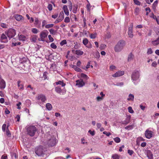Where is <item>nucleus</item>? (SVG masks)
<instances>
[{
    "instance_id": "b1692460",
    "label": "nucleus",
    "mask_w": 159,
    "mask_h": 159,
    "mask_svg": "<svg viewBox=\"0 0 159 159\" xmlns=\"http://www.w3.org/2000/svg\"><path fill=\"white\" fill-rule=\"evenodd\" d=\"M134 95L131 94H129L127 98V100L129 101H132L134 100Z\"/></svg>"
},
{
    "instance_id": "7c9ffc66",
    "label": "nucleus",
    "mask_w": 159,
    "mask_h": 159,
    "mask_svg": "<svg viewBox=\"0 0 159 159\" xmlns=\"http://www.w3.org/2000/svg\"><path fill=\"white\" fill-rule=\"evenodd\" d=\"M87 2H88V3L86 7H87L88 11L90 12V11L91 7V6L90 5V4L89 1L88 0H87Z\"/></svg>"
},
{
    "instance_id": "393cba45",
    "label": "nucleus",
    "mask_w": 159,
    "mask_h": 159,
    "mask_svg": "<svg viewBox=\"0 0 159 159\" xmlns=\"http://www.w3.org/2000/svg\"><path fill=\"white\" fill-rule=\"evenodd\" d=\"M46 107L48 111H50L52 108V106L50 103H47L46 104Z\"/></svg>"
},
{
    "instance_id": "412c9836",
    "label": "nucleus",
    "mask_w": 159,
    "mask_h": 159,
    "mask_svg": "<svg viewBox=\"0 0 159 159\" xmlns=\"http://www.w3.org/2000/svg\"><path fill=\"white\" fill-rule=\"evenodd\" d=\"M17 85L19 87V89L20 90H23L24 89L23 85L21 84V81L20 80H18L17 81Z\"/></svg>"
},
{
    "instance_id": "79ce46f5",
    "label": "nucleus",
    "mask_w": 159,
    "mask_h": 159,
    "mask_svg": "<svg viewBox=\"0 0 159 159\" xmlns=\"http://www.w3.org/2000/svg\"><path fill=\"white\" fill-rule=\"evenodd\" d=\"M112 159H119V156L116 154H115L112 156Z\"/></svg>"
},
{
    "instance_id": "aec40b11",
    "label": "nucleus",
    "mask_w": 159,
    "mask_h": 159,
    "mask_svg": "<svg viewBox=\"0 0 159 159\" xmlns=\"http://www.w3.org/2000/svg\"><path fill=\"white\" fill-rule=\"evenodd\" d=\"M14 17L15 19L18 21H20L23 19V17L22 16L18 14L15 15Z\"/></svg>"
},
{
    "instance_id": "052dcab7",
    "label": "nucleus",
    "mask_w": 159,
    "mask_h": 159,
    "mask_svg": "<svg viewBox=\"0 0 159 159\" xmlns=\"http://www.w3.org/2000/svg\"><path fill=\"white\" fill-rule=\"evenodd\" d=\"M34 24L37 25L39 23V20L38 18H36L34 20Z\"/></svg>"
},
{
    "instance_id": "864d4df0",
    "label": "nucleus",
    "mask_w": 159,
    "mask_h": 159,
    "mask_svg": "<svg viewBox=\"0 0 159 159\" xmlns=\"http://www.w3.org/2000/svg\"><path fill=\"white\" fill-rule=\"evenodd\" d=\"M152 53V51L151 48H149L148 49L147 53L149 54H151Z\"/></svg>"
},
{
    "instance_id": "473e14b6",
    "label": "nucleus",
    "mask_w": 159,
    "mask_h": 159,
    "mask_svg": "<svg viewBox=\"0 0 159 159\" xmlns=\"http://www.w3.org/2000/svg\"><path fill=\"white\" fill-rule=\"evenodd\" d=\"M128 112L131 114L134 113V111L133 109H132V107H128Z\"/></svg>"
},
{
    "instance_id": "680f3d73",
    "label": "nucleus",
    "mask_w": 159,
    "mask_h": 159,
    "mask_svg": "<svg viewBox=\"0 0 159 159\" xmlns=\"http://www.w3.org/2000/svg\"><path fill=\"white\" fill-rule=\"evenodd\" d=\"M81 143L83 144H86L87 143V142H85V140L84 138H83L81 139Z\"/></svg>"
},
{
    "instance_id": "6e6d98bb",
    "label": "nucleus",
    "mask_w": 159,
    "mask_h": 159,
    "mask_svg": "<svg viewBox=\"0 0 159 159\" xmlns=\"http://www.w3.org/2000/svg\"><path fill=\"white\" fill-rule=\"evenodd\" d=\"M47 23V21L46 20H44L42 22V27H43L44 26L45 27V25Z\"/></svg>"
},
{
    "instance_id": "f257e3e1",
    "label": "nucleus",
    "mask_w": 159,
    "mask_h": 159,
    "mask_svg": "<svg viewBox=\"0 0 159 159\" xmlns=\"http://www.w3.org/2000/svg\"><path fill=\"white\" fill-rule=\"evenodd\" d=\"M125 42L123 40L119 41L114 48V50L116 52H121L124 49L125 45Z\"/></svg>"
},
{
    "instance_id": "4d7b16f0",
    "label": "nucleus",
    "mask_w": 159,
    "mask_h": 159,
    "mask_svg": "<svg viewBox=\"0 0 159 159\" xmlns=\"http://www.w3.org/2000/svg\"><path fill=\"white\" fill-rule=\"evenodd\" d=\"M78 7L77 6H74V7L73 10V12L74 13H75L76 12L77 10V9Z\"/></svg>"
},
{
    "instance_id": "5701e85b",
    "label": "nucleus",
    "mask_w": 159,
    "mask_h": 159,
    "mask_svg": "<svg viewBox=\"0 0 159 159\" xmlns=\"http://www.w3.org/2000/svg\"><path fill=\"white\" fill-rule=\"evenodd\" d=\"M152 43L154 46L158 44H159V37L156 40L152 41Z\"/></svg>"
},
{
    "instance_id": "774afa93",
    "label": "nucleus",
    "mask_w": 159,
    "mask_h": 159,
    "mask_svg": "<svg viewBox=\"0 0 159 159\" xmlns=\"http://www.w3.org/2000/svg\"><path fill=\"white\" fill-rule=\"evenodd\" d=\"M58 16V14H55L53 15H52V17L54 19L56 18L57 16Z\"/></svg>"
},
{
    "instance_id": "a18cd8bd",
    "label": "nucleus",
    "mask_w": 159,
    "mask_h": 159,
    "mask_svg": "<svg viewBox=\"0 0 159 159\" xmlns=\"http://www.w3.org/2000/svg\"><path fill=\"white\" fill-rule=\"evenodd\" d=\"M109 68H110V70H111L112 71V70H114L116 69V67L115 66H114L113 65H111L110 66Z\"/></svg>"
},
{
    "instance_id": "20e7f679",
    "label": "nucleus",
    "mask_w": 159,
    "mask_h": 159,
    "mask_svg": "<svg viewBox=\"0 0 159 159\" xmlns=\"http://www.w3.org/2000/svg\"><path fill=\"white\" fill-rule=\"evenodd\" d=\"M45 149L42 146L36 147L35 149V153L39 156H43L45 154Z\"/></svg>"
},
{
    "instance_id": "a19ab883",
    "label": "nucleus",
    "mask_w": 159,
    "mask_h": 159,
    "mask_svg": "<svg viewBox=\"0 0 159 159\" xmlns=\"http://www.w3.org/2000/svg\"><path fill=\"white\" fill-rule=\"evenodd\" d=\"M54 26V25L53 24H48L45 25V28L46 29H49V28H51L52 27Z\"/></svg>"
},
{
    "instance_id": "a878e982",
    "label": "nucleus",
    "mask_w": 159,
    "mask_h": 159,
    "mask_svg": "<svg viewBox=\"0 0 159 159\" xmlns=\"http://www.w3.org/2000/svg\"><path fill=\"white\" fill-rule=\"evenodd\" d=\"M80 77L85 80H88L89 79L88 76L84 73H81L80 75Z\"/></svg>"
},
{
    "instance_id": "5fc2aeb1",
    "label": "nucleus",
    "mask_w": 159,
    "mask_h": 159,
    "mask_svg": "<svg viewBox=\"0 0 159 159\" xmlns=\"http://www.w3.org/2000/svg\"><path fill=\"white\" fill-rule=\"evenodd\" d=\"M48 8L49 11H51L52 10V5L51 4H49L48 6Z\"/></svg>"
},
{
    "instance_id": "8fccbe9b",
    "label": "nucleus",
    "mask_w": 159,
    "mask_h": 159,
    "mask_svg": "<svg viewBox=\"0 0 159 159\" xmlns=\"http://www.w3.org/2000/svg\"><path fill=\"white\" fill-rule=\"evenodd\" d=\"M103 134H105L107 136H109L111 134V133L109 132H107L106 131H104L103 132Z\"/></svg>"
},
{
    "instance_id": "6ab92c4d",
    "label": "nucleus",
    "mask_w": 159,
    "mask_h": 159,
    "mask_svg": "<svg viewBox=\"0 0 159 159\" xmlns=\"http://www.w3.org/2000/svg\"><path fill=\"white\" fill-rule=\"evenodd\" d=\"M64 11L66 16H68L69 15V12L67 7L66 5H64L63 7Z\"/></svg>"
},
{
    "instance_id": "9d476101",
    "label": "nucleus",
    "mask_w": 159,
    "mask_h": 159,
    "mask_svg": "<svg viewBox=\"0 0 159 159\" xmlns=\"http://www.w3.org/2000/svg\"><path fill=\"white\" fill-rule=\"evenodd\" d=\"M76 82V85L77 86L79 87H81L83 86L85 84L83 80L81 79L77 80Z\"/></svg>"
},
{
    "instance_id": "69168bd1",
    "label": "nucleus",
    "mask_w": 159,
    "mask_h": 159,
    "mask_svg": "<svg viewBox=\"0 0 159 159\" xmlns=\"http://www.w3.org/2000/svg\"><path fill=\"white\" fill-rule=\"evenodd\" d=\"M74 70L76 71L77 72H80L81 70V69H80V68L78 67L77 66H76L75 67V68H74Z\"/></svg>"
},
{
    "instance_id": "ea45409f",
    "label": "nucleus",
    "mask_w": 159,
    "mask_h": 159,
    "mask_svg": "<svg viewBox=\"0 0 159 159\" xmlns=\"http://www.w3.org/2000/svg\"><path fill=\"white\" fill-rule=\"evenodd\" d=\"M88 133L92 136H94L95 134V131L94 130L92 131L91 130H89Z\"/></svg>"
},
{
    "instance_id": "2eb2a0df",
    "label": "nucleus",
    "mask_w": 159,
    "mask_h": 159,
    "mask_svg": "<svg viewBox=\"0 0 159 159\" xmlns=\"http://www.w3.org/2000/svg\"><path fill=\"white\" fill-rule=\"evenodd\" d=\"M100 94L101 95V96H98L96 98V100L98 102H99L102 100L105 96V94L103 93L102 92H101Z\"/></svg>"
},
{
    "instance_id": "e2e57ef3",
    "label": "nucleus",
    "mask_w": 159,
    "mask_h": 159,
    "mask_svg": "<svg viewBox=\"0 0 159 159\" xmlns=\"http://www.w3.org/2000/svg\"><path fill=\"white\" fill-rule=\"evenodd\" d=\"M6 125L5 124L3 125L2 127V130L3 131L5 132L6 130Z\"/></svg>"
},
{
    "instance_id": "2f4dec72",
    "label": "nucleus",
    "mask_w": 159,
    "mask_h": 159,
    "mask_svg": "<svg viewBox=\"0 0 159 159\" xmlns=\"http://www.w3.org/2000/svg\"><path fill=\"white\" fill-rule=\"evenodd\" d=\"M89 41L86 38H85L83 40V44L86 46L88 43Z\"/></svg>"
},
{
    "instance_id": "c85d7f7f",
    "label": "nucleus",
    "mask_w": 159,
    "mask_h": 159,
    "mask_svg": "<svg viewBox=\"0 0 159 159\" xmlns=\"http://www.w3.org/2000/svg\"><path fill=\"white\" fill-rule=\"evenodd\" d=\"M131 118V116H128L126 117V121L125 122V123H124V124H127L129 123L130 122V119Z\"/></svg>"
},
{
    "instance_id": "c756f323",
    "label": "nucleus",
    "mask_w": 159,
    "mask_h": 159,
    "mask_svg": "<svg viewBox=\"0 0 159 159\" xmlns=\"http://www.w3.org/2000/svg\"><path fill=\"white\" fill-rule=\"evenodd\" d=\"M134 58V55L131 53H130L128 56V61H131Z\"/></svg>"
},
{
    "instance_id": "49530a36",
    "label": "nucleus",
    "mask_w": 159,
    "mask_h": 159,
    "mask_svg": "<svg viewBox=\"0 0 159 159\" xmlns=\"http://www.w3.org/2000/svg\"><path fill=\"white\" fill-rule=\"evenodd\" d=\"M67 43L66 41V40H62L60 43V45L63 46L65 44H66Z\"/></svg>"
},
{
    "instance_id": "f3484780",
    "label": "nucleus",
    "mask_w": 159,
    "mask_h": 159,
    "mask_svg": "<svg viewBox=\"0 0 159 159\" xmlns=\"http://www.w3.org/2000/svg\"><path fill=\"white\" fill-rule=\"evenodd\" d=\"M1 41L2 43H6L7 42V38L5 34H2L1 37Z\"/></svg>"
},
{
    "instance_id": "f8f14e48",
    "label": "nucleus",
    "mask_w": 159,
    "mask_h": 159,
    "mask_svg": "<svg viewBox=\"0 0 159 159\" xmlns=\"http://www.w3.org/2000/svg\"><path fill=\"white\" fill-rule=\"evenodd\" d=\"M124 74V72L123 71H119L116 72L115 73L112 75V76L114 77H117L122 76Z\"/></svg>"
},
{
    "instance_id": "f03ea898",
    "label": "nucleus",
    "mask_w": 159,
    "mask_h": 159,
    "mask_svg": "<svg viewBox=\"0 0 159 159\" xmlns=\"http://www.w3.org/2000/svg\"><path fill=\"white\" fill-rule=\"evenodd\" d=\"M28 134L31 136L34 135L37 129L36 127L34 125H30L26 127Z\"/></svg>"
},
{
    "instance_id": "ddd939ff",
    "label": "nucleus",
    "mask_w": 159,
    "mask_h": 159,
    "mask_svg": "<svg viewBox=\"0 0 159 159\" xmlns=\"http://www.w3.org/2000/svg\"><path fill=\"white\" fill-rule=\"evenodd\" d=\"M55 90L57 93L63 95L65 94L66 92L65 90L62 91L61 88L59 86H57L55 88Z\"/></svg>"
},
{
    "instance_id": "9b49d317",
    "label": "nucleus",
    "mask_w": 159,
    "mask_h": 159,
    "mask_svg": "<svg viewBox=\"0 0 159 159\" xmlns=\"http://www.w3.org/2000/svg\"><path fill=\"white\" fill-rule=\"evenodd\" d=\"M133 25L131 24L128 28V34L129 37L131 38H132L133 37Z\"/></svg>"
},
{
    "instance_id": "72a5a7b5",
    "label": "nucleus",
    "mask_w": 159,
    "mask_h": 159,
    "mask_svg": "<svg viewBox=\"0 0 159 159\" xmlns=\"http://www.w3.org/2000/svg\"><path fill=\"white\" fill-rule=\"evenodd\" d=\"M37 39V37L35 36H34L33 37H32L30 40L31 42H35L36 41Z\"/></svg>"
},
{
    "instance_id": "13d9d810",
    "label": "nucleus",
    "mask_w": 159,
    "mask_h": 159,
    "mask_svg": "<svg viewBox=\"0 0 159 159\" xmlns=\"http://www.w3.org/2000/svg\"><path fill=\"white\" fill-rule=\"evenodd\" d=\"M124 85V83L123 82H119L117 83L116 84H115L117 86H122Z\"/></svg>"
},
{
    "instance_id": "6e6552de",
    "label": "nucleus",
    "mask_w": 159,
    "mask_h": 159,
    "mask_svg": "<svg viewBox=\"0 0 159 159\" xmlns=\"http://www.w3.org/2000/svg\"><path fill=\"white\" fill-rule=\"evenodd\" d=\"M48 33V32L47 30H44L41 32L40 34V37L41 41H44L45 38L47 37Z\"/></svg>"
},
{
    "instance_id": "dca6fc26",
    "label": "nucleus",
    "mask_w": 159,
    "mask_h": 159,
    "mask_svg": "<svg viewBox=\"0 0 159 159\" xmlns=\"http://www.w3.org/2000/svg\"><path fill=\"white\" fill-rule=\"evenodd\" d=\"M72 52L73 53L79 56L82 55L84 53V52L80 50H72Z\"/></svg>"
},
{
    "instance_id": "c9c22d12",
    "label": "nucleus",
    "mask_w": 159,
    "mask_h": 159,
    "mask_svg": "<svg viewBox=\"0 0 159 159\" xmlns=\"http://www.w3.org/2000/svg\"><path fill=\"white\" fill-rule=\"evenodd\" d=\"M140 10L139 8H136L134 10V13L136 15H137L139 12Z\"/></svg>"
},
{
    "instance_id": "09e8293b",
    "label": "nucleus",
    "mask_w": 159,
    "mask_h": 159,
    "mask_svg": "<svg viewBox=\"0 0 159 159\" xmlns=\"http://www.w3.org/2000/svg\"><path fill=\"white\" fill-rule=\"evenodd\" d=\"M134 3L137 5H140L141 4L140 2L138 0H133Z\"/></svg>"
},
{
    "instance_id": "c03bdc74",
    "label": "nucleus",
    "mask_w": 159,
    "mask_h": 159,
    "mask_svg": "<svg viewBox=\"0 0 159 159\" xmlns=\"http://www.w3.org/2000/svg\"><path fill=\"white\" fill-rule=\"evenodd\" d=\"M64 21L66 23H69L70 21V18L69 17H66L64 19Z\"/></svg>"
},
{
    "instance_id": "f704fd0d",
    "label": "nucleus",
    "mask_w": 159,
    "mask_h": 159,
    "mask_svg": "<svg viewBox=\"0 0 159 159\" xmlns=\"http://www.w3.org/2000/svg\"><path fill=\"white\" fill-rule=\"evenodd\" d=\"M97 37V34L96 33L90 34V38L92 39H94Z\"/></svg>"
},
{
    "instance_id": "423d86ee",
    "label": "nucleus",
    "mask_w": 159,
    "mask_h": 159,
    "mask_svg": "<svg viewBox=\"0 0 159 159\" xmlns=\"http://www.w3.org/2000/svg\"><path fill=\"white\" fill-rule=\"evenodd\" d=\"M36 99L39 103L44 102L46 100L45 96L43 94L38 95L36 97Z\"/></svg>"
},
{
    "instance_id": "39448f33",
    "label": "nucleus",
    "mask_w": 159,
    "mask_h": 159,
    "mask_svg": "<svg viewBox=\"0 0 159 159\" xmlns=\"http://www.w3.org/2000/svg\"><path fill=\"white\" fill-rule=\"evenodd\" d=\"M140 76L139 72L138 71H134L131 75V79L134 84H136L137 83H136L135 81L138 80Z\"/></svg>"
},
{
    "instance_id": "de8ad7c7",
    "label": "nucleus",
    "mask_w": 159,
    "mask_h": 159,
    "mask_svg": "<svg viewBox=\"0 0 159 159\" xmlns=\"http://www.w3.org/2000/svg\"><path fill=\"white\" fill-rule=\"evenodd\" d=\"M48 38L50 42H52L54 41V39L52 37L51 35H48Z\"/></svg>"
},
{
    "instance_id": "e433bc0d",
    "label": "nucleus",
    "mask_w": 159,
    "mask_h": 159,
    "mask_svg": "<svg viewBox=\"0 0 159 159\" xmlns=\"http://www.w3.org/2000/svg\"><path fill=\"white\" fill-rule=\"evenodd\" d=\"M31 31L34 34H37L39 32L38 30L36 28H32L31 30Z\"/></svg>"
},
{
    "instance_id": "4c0bfd02",
    "label": "nucleus",
    "mask_w": 159,
    "mask_h": 159,
    "mask_svg": "<svg viewBox=\"0 0 159 159\" xmlns=\"http://www.w3.org/2000/svg\"><path fill=\"white\" fill-rule=\"evenodd\" d=\"M115 142L116 143H119L120 142V138L118 137H116L114 139Z\"/></svg>"
},
{
    "instance_id": "37998d69",
    "label": "nucleus",
    "mask_w": 159,
    "mask_h": 159,
    "mask_svg": "<svg viewBox=\"0 0 159 159\" xmlns=\"http://www.w3.org/2000/svg\"><path fill=\"white\" fill-rule=\"evenodd\" d=\"M90 62H88L85 67L84 68V69L85 70H87V69L90 67Z\"/></svg>"
},
{
    "instance_id": "1a4fd4ad",
    "label": "nucleus",
    "mask_w": 159,
    "mask_h": 159,
    "mask_svg": "<svg viewBox=\"0 0 159 159\" xmlns=\"http://www.w3.org/2000/svg\"><path fill=\"white\" fill-rule=\"evenodd\" d=\"M152 132L148 129L146 130L145 133V135L146 138L150 139L152 136Z\"/></svg>"
},
{
    "instance_id": "4468645a",
    "label": "nucleus",
    "mask_w": 159,
    "mask_h": 159,
    "mask_svg": "<svg viewBox=\"0 0 159 159\" xmlns=\"http://www.w3.org/2000/svg\"><path fill=\"white\" fill-rule=\"evenodd\" d=\"M6 87V83L4 80L0 77V88L4 89Z\"/></svg>"
},
{
    "instance_id": "58836bf2",
    "label": "nucleus",
    "mask_w": 159,
    "mask_h": 159,
    "mask_svg": "<svg viewBox=\"0 0 159 159\" xmlns=\"http://www.w3.org/2000/svg\"><path fill=\"white\" fill-rule=\"evenodd\" d=\"M94 57L98 59H99L100 57V55L99 52H95L94 54Z\"/></svg>"
},
{
    "instance_id": "338daca9",
    "label": "nucleus",
    "mask_w": 159,
    "mask_h": 159,
    "mask_svg": "<svg viewBox=\"0 0 159 159\" xmlns=\"http://www.w3.org/2000/svg\"><path fill=\"white\" fill-rule=\"evenodd\" d=\"M150 16L151 17L153 18L154 20H156V18H157V17L156 16H155L154 15V14L153 13H152L151 14V15Z\"/></svg>"
},
{
    "instance_id": "cd10ccee",
    "label": "nucleus",
    "mask_w": 159,
    "mask_h": 159,
    "mask_svg": "<svg viewBox=\"0 0 159 159\" xmlns=\"http://www.w3.org/2000/svg\"><path fill=\"white\" fill-rule=\"evenodd\" d=\"M64 18V14L63 12L62 11H61L59 14V16L58 18V19H60L61 21Z\"/></svg>"
},
{
    "instance_id": "4be33fe9",
    "label": "nucleus",
    "mask_w": 159,
    "mask_h": 159,
    "mask_svg": "<svg viewBox=\"0 0 159 159\" xmlns=\"http://www.w3.org/2000/svg\"><path fill=\"white\" fill-rule=\"evenodd\" d=\"M19 40L22 41H25L27 40L28 38L23 35H20L19 36Z\"/></svg>"
},
{
    "instance_id": "bb28decb",
    "label": "nucleus",
    "mask_w": 159,
    "mask_h": 159,
    "mask_svg": "<svg viewBox=\"0 0 159 159\" xmlns=\"http://www.w3.org/2000/svg\"><path fill=\"white\" fill-rule=\"evenodd\" d=\"M158 2V1L156 0L152 4V8L154 11L156 10V7L157 5Z\"/></svg>"
},
{
    "instance_id": "3c124183",
    "label": "nucleus",
    "mask_w": 159,
    "mask_h": 159,
    "mask_svg": "<svg viewBox=\"0 0 159 159\" xmlns=\"http://www.w3.org/2000/svg\"><path fill=\"white\" fill-rule=\"evenodd\" d=\"M51 47L53 49H56L57 48L56 45L54 43H52L51 44Z\"/></svg>"
},
{
    "instance_id": "0eeeda50",
    "label": "nucleus",
    "mask_w": 159,
    "mask_h": 159,
    "mask_svg": "<svg viewBox=\"0 0 159 159\" xmlns=\"http://www.w3.org/2000/svg\"><path fill=\"white\" fill-rule=\"evenodd\" d=\"M6 34L9 38H12L16 34V31L14 29L11 28L8 30Z\"/></svg>"
},
{
    "instance_id": "603ef678",
    "label": "nucleus",
    "mask_w": 159,
    "mask_h": 159,
    "mask_svg": "<svg viewBox=\"0 0 159 159\" xmlns=\"http://www.w3.org/2000/svg\"><path fill=\"white\" fill-rule=\"evenodd\" d=\"M49 31L51 34H55L56 31L53 29H50L49 30Z\"/></svg>"
},
{
    "instance_id": "a211bd4d",
    "label": "nucleus",
    "mask_w": 159,
    "mask_h": 159,
    "mask_svg": "<svg viewBox=\"0 0 159 159\" xmlns=\"http://www.w3.org/2000/svg\"><path fill=\"white\" fill-rule=\"evenodd\" d=\"M61 85L62 87H64L65 86L66 84L63 82L62 80H59L58 82H55L53 84L54 86H55L56 85Z\"/></svg>"
},
{
    "instance_id": "0e129e2a",
    "label": "nucleus",
    "mask_w": 159,
    "mask_h": 159,
    "mask_svg": "<svg viewBox=\"0 0 159 159\" xmlns=\"http://www.w3.org/2000/svg\"><path fill=\"white\" fill-rule=\"evenodd\" d=\"M69 8L70 11H71L72 8V5L70 2V5L69 6Z\"/></svg>"
},
{
    "instance_id": "7ed1b4c3",
    "label": "nucleus",
    "mask_w": 159,
    "mask_h": 159,
    "mask_svg": "<svg viewBox=\"0 0 159 159\" xmlns=\"http://www.w3.org/2000/svg\"><path fill=\"white\" fill-rule=\"evenodd\" d=\"M48 139L47 142V144L49 147L55 146L57 143L56 139L54 136L49 135L48 136Z\"/></svg>"
},
{
    "instance_id": "bf43d9fd",
    "label": "nucleus",
    "mask_w": 159,
    "mask_h": 159,
    "mask_svg": "<svg viewBox=\"0 0 159 159\" xmlns=\"http://www.w3.org/2000/svg\"><path fill=\"white\" fill-rule=\"evenodd\" d=\"M128 153L131 156L134 153V152L132 150H128Z\"/></svg>"
}]
</instances>
